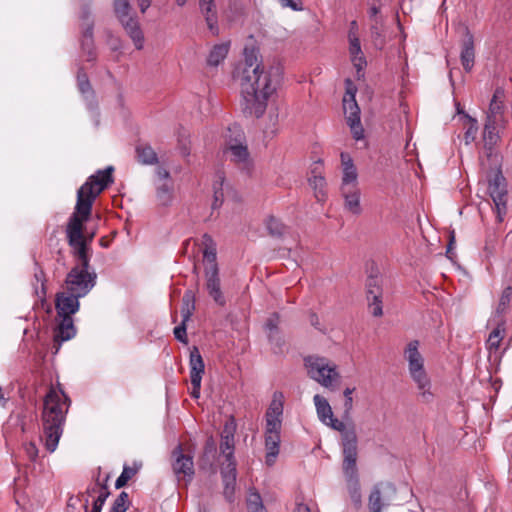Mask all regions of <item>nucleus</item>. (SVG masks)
<instances>
[{
    "label": "nucleus",
    "instance_id": "obj_1",
    "mask_svg": "<svg viewBox=\"0 0 512 512\" xmlns=\"http://www.w3.org/2000/svg\"><path fill=\"white\" fill-rule=\"evenodd\" d=\"M234 78L241 87L243 113L259 118L265 113L268 99L279 86L281 71L279 67H266L258 49L246 47L244 62L236 68Z\"/></svg>",
    "mask_w": 512,
    "mask_h": 512
},
{
    "label": "nucleus",
    "instance_id": "obj_2",
    "mask_svg": "<svg viewBox=\"0 0 512 512\" xmlns=\"http://www.w3.org/2000/svg\"><path fill=\"white\" fill-rule=\"evenodd\" d=\"M113 171V166L98 170L96 174L88 177L77 191L74 212L69 217L66 226L67 242L73 257L77 260L75 266L90 267L91 247L84 238V224L91 217L96 198L113 182Z\"/></svg>",
    "mask_w": 512,
    "mask_h": 512
},
{
    "label": "nucleus",
    "instance_id": "obj_3",
    "mask_svg": "<svg viewBox=\"0 0 512 512\" xmlns=\"http://www.w3.org/2000/svg\"><path fill=\"white\" fill-rule=\"evenodd\" d=\"M69 405L70 399L62 390L50 388L44 398L41 415L42 440L49 452H54L58 446Z\"/></svg>",
    "mask_w": 512,
    "mask_h": 512
},
{
    "label": "nucleus",
    "instance_id": "obj_4",
    "mask_svg": "<svg viewBox=\"0 0 512 512\" xmlns=\"http://www.w3.org/2000/svg\"><path fill=\"white\" fill-rule=\"evenodd\" d=\"M418 340L410 341L404 349V358L408 362L410 377L415 382L419 395L425 402L433 398L431 392V381L424 367V357L419 351Z\"/></svg>",
    "mask_w": 512,
    "mask_h": 512
},
{
    "label": "nucleus",
    "instance_id": "obj_5",
    "mask_svg": "<svg viewBox=\"0 0 512 512\" xmlns=\"http://www.w3.org/2000/svg\"><path fill=\"white\" fill-rule=\"evenodd\" d=\"M309 377L322 386L335 389L334 383L340 378L336 365L319 356H308L304 359Z\"/></svg>",
    "mask_w": 512,
    "mask_h": 512
},
{
    "label": "nucleus",
    "instance_id": "obj_6",
    "mask_svg": "<svg viewBox=\"0 0 512 512\" xmlns=\"http://www.w3.org/2000/svg\"><path fill=\"white\" fill-rule=\"evenodd\" d=\"M90 267L74 266L67 274L66 290L77 296H86L96 284L97 274Z\"/></svg>",
    "mask_w": 512,
    "mask_h": 512
},
{
    "label": "nucleus",
    "instance_id": "obj_7",
    "mask_svg": "<svg viewBox=\"0 0 512 512\" xmlns=\"http://www.w3.org/2000/svg\"><path fill=\"white\" fill-rule=\"evenodd\" d=\"M233 130L235 132V138H231L227 141L225 153L229 154L230 161L234 163L240 170L246 173H250L253 167V163L250 158L247 145L243 144L242 142L244 139V134L237 126H234L233 129L229 128V131Z\"/></svg>",
    "mask_w": 512,
    "mask_h": 512
},
{
    "label": "nucleus",
    "instance_id": "obj_8",
    "mask_svg": "<svg viewBox=\"0 0 512 512\" xmlns=\"http://www.w3.org/2000/svg\"><path fill=\"white\" fill-rule=\"evenodd\" d=\"M325 425L340 432L343 459L358 457V437L353 423L346 425L333 416Z\"/></svg>",
    "mask_w": 512,
    "mask_h": 512
},
{
    "label": "nucleus",
    "instance_id": "obj_9",
    "mask_svg": "<svg viewBox=\"0 0 512 512\" xmlns=\"http://www.w3.org/2000/svg\"><path fill=\"white\" fill-rule=\"evenodd\" d=\"M488 193L495 205L497 222L501 223L507 213V189L506 180L501 171H497L488 180Z\"/></svg>",
    "mask_w": 512,
    "mask_h": 512
},
{
    "label": "nucleus",
    "instance_id": "obj_10",
    "mask_svg": "<svg viewBox=\"0 0 512 512\" xmlns=\"http://www.w3.org/2000/svg\"><path fill=\"white\" fill-rule=\"evenodd\" d=\"M171 467L178 481L190 483L195 475L193 456L185 454L181 444L171 452Z\"/></svg>",
    "mask_w": 512,
    "mask_h": 512
},
{
    "label": "nucleus",
    "instance_id": "obj_11",
    "mask_svg": "<svg viewBox=\"0 0 512 512\" xmlns=\"http://www.w3.org/2000/svg\"><path fill=\"white\" fill-rule=\"evenodd\" d=\"M396 497V487L391 482H379L370 492L368 508L370 512H381L383 508L391 505Z\"/></svg>",
    "mask_w": 512,
    "mask_h": 512
},
{
    "label": "nucleus",
    "instance_id": "obj_12",
    "mask_svg": "<svg viewBox=\"0 0 512 512\" xmlns=\"http://www.w3.org/2000/svg\"><path fill=\"white\" fill-rule=\"evenodd\" d=\"M382 297V278L378 273L373 274L371 272L366 280V298L370 312L374 317L383 315Z\"/></svg>",
    "mask_w": 512,
    "mask_h": 512
},
{
    "label": "nucleus",
    "instance_id": "obj_13",
    "mask_svg": "<svg viewBox=\"0 0 512 512\" xmlns=\"http://www.w3.org/2000/svg\"><path fill=\"white\" fill-rule=\"evenodd\" d=\"M342 471L350 498L355 507H359L361 505V489L357 468V457L343 459Z\"/></svg>",
    "mask_w": 512,
    "mask_h": 512
},
{
    "label": "nucleus",
    "instance_id": "obj_14",
    "mask_svg": "<svg viewBox=\"0 0 512 512\" xmlns=\"http://www.w3.org/2000/svg\"><path fill=\"white\" fill-rule=\"evenodd\" d=\"M343 108L353 137L356 140L362 139L364 137V129L361 125L360 108L356 102L354 92H347V96L343 99Z\"/></svg>",
    "mask_w": 512,
    "mask_h": 512
},
{
    "label": "nucleus",
    "instance_id": "obj_15",
    "mask_svg": "<svg viewBox=\"0 0 512 512\" xmlns=\"http://www.w3.org/2000/svg\"><path fill=\"white\" fill-rule=\"evenodd\" d=\"M82 23V39L81 48L83 53L86 55V61L93 62L97 58L95 51L94 40H93V27L94 23L91 19L90 11L83 9L81 14Z\"/></svg>",
    "mask_w": 512,
    "mask_h": 512
},
{
    "label": "nucleus",
    "instance_id": "obj_16",
    "mask_svg": "<svg viewBox=\"0 0 512 512\" xmlns=\"http://www.w3.org/2000/svg\"><path fill=\"white\" fill-rule=\"evenodd\" d=\"M190 379L192 384L191 397L198 399L200 397L201 380L204 374L205 365L198 347L193 346L190 350Z\"/></svg>",
    "mask_w": 512,
    "mask_h": 512
},
{
    "label": "nucleus",
    "instance_id": "obj_17",
    "mask_svg": "<svg viewBox=\"0 0 512 512\" xmlns=\"http://www.w3.org/2000/svg\"><path fill=\"white\" fill-rule=\"evenodd\" d=\"M59 323L54 330L52 353L57 354L63 342L75 337L77 329L74 320L70 316H57Z\"/></svg>",
    "mask_w": 512,
    "mask_h": 512
},
{
    "label": "nucleus",
    "instance_id": "obj_18",
    "mask_svg": "<svg viewBox=\"0 0 512 512\" xmlns=\"http://www.w3.org/2000/svg\"><path fill=\"white\" fill-rule=\"evenodd\" d=\"M79 298L75 293L70 291H62L56 294L55 308L57 316H70L72 317L80 307Z\"/></svg>",
    "mask_w": 512,
    "mask_h": 512
},
{
    "label": "nucleus",
    "instance_id": "obj_19",
    "mask_svg": "<svg viewBox=\"0 0 512 512\" xmlns=\"http://www.w3.org/2000/svg\"><path fill=\"white\" fill-rule=\"evenodd\" d=\"M236 462L223 464L221 468V476L224 485V497L227 501L232 502L236 485Z\"/></svg>",
    "mask_w": 512,
    "mask_h": 512
},
{
    "label": "nucleus",
    "instance_id": "obj_20",
    "mask_svg": "<svg viewBox=\"0 0 512 512\" xmlns=\"http://www.w3.org/2000/svg\"><path fill=\"white\" fill-rule=\"evenodd\" d=\"M234 432L233 422L226 424L221 434L220 451L226 458V463L236 462L234 458Z\"/></svg>",
    "mask_w": 512,
    "mask_h": 512
},
{
    "label": "nucleus",
    "instance_id": "obj_21",
    "mask_svg": "<svg viewBox=\"0 0 512 512\" xmlns=\"http://www.w3.org/2000/svg\"><path fill=\"white\" fill-rule=\"evenodd\" d=\"M120 23L122 24L126 33L129 35V37L133 41L135 48L137 50L143 49L144 34L142 32V29L140 27L138 20L135 17L130 16V17L120 20Z\"/></svg>",
    "mask_w": 512,
    "mask_h": 512
},
{
    "label": "nucleus",
    "instance_id": "obj_22",
    "mask_svg": "<svg viewBox=\"0 0 512 512\" xmlns=\"http://www.w3.org/2000/svg\"><path fill=\"white\" fill-rule=\"evenodd\" d=\"M199 5L208 29L214 36H217L219 34V26L214 0H199Z\"/></svg>",
    "mask_w": 512,
    "mask_h": 512
},
{
    "label": "nucleus",
    "instance_id": "obj_23",
    "mask_svg": "<svg viewBox=\"0 0 512 512\" xmlns=\"http://www.w3.org/2000/svg\"><path fill=\"white\" fill-rule=\"evenodd\" d=\"M460 59L464 70L471 71L474 66L475 48L473 35L468 30L462 41Z\"/></svg>",
    "mask_w": 512,
    "mask_h": 512
},
{
    "label": "nucleus",
    "instance_id": "obj_24",
    "mask_svg": "<svg viewBox=\"0 0 512 512\" xmlns=\"http://www.w3.org/2000/svg\"><path fill=\"white\" fill-rule=\"evenodd\" d=\"M206 275V288L209 295L213 300L220 306L225 305V297L221 291L219 271H215V267L212 271H205Z\"/></svg>",
    "mask_w": 512,
    "mask_h": 512
},
{
    "label": "nucleus",
    "instance_id": "obj_25",
    "mask_svg": "<svg viewBox=\"0 0 512 512\" xmlns=\"http://www.w3.org/2000/svg\"><path fill=\"white\" fill-rule=\"evenodd\" d=\"M360 189L358 186L341 187V195L344 198V207L352 214L358 215L361 213L360 205Z\"/></svg>",
    "mask_w": 512,
    "mask_h": 512
},
{
    "label": "nucleus",
    "instance_id": "obj_26",
    "mask_svg": "<svg viewBox=\"0 0 512 512\" xmlns=\"http://www.w3.org/2000/svg\"><path fill=\"white\" fill-rule=\"evenodd\" d=\"M504 91L500 88H497L493 94V97L489 104V109L487 112V120H491L492 122L503 123V112H504V103H503Z\"/></svg>",
    "mask_w": 512,
    "mask_h": 512
},
{
    "label": "nucleus",
    "instance_id": "obj_27",
    "mask_svg": "<svg viewBox=\"0 0 512 512\" xmlns=\"http://www.w3.org/2000/svg\"><path fill=\"white\" fill-rule=\"evenodd\" d=\"M341 160L343 165V177L341 187L358 186V174L352 159L345 153H341Z\"/></svg>",
    "mask_w": 512,
    "mask_h": 512
},
{
    "label": "nucleus",
    "instance_id": "obj_28",
    "mask_svg": "<svg viewBox=\"0 0 512 512\" xmlns=\"http://www.w3.org/2000/svg\"><path fill=\"white\" fill-rule=\"evenodd\" d=\"M203 245L205 249L203 251L204 260L207 262V266L205 271H212L215 267V271H219L218 265L216 262L217 253H216V244L214 243L212 237L209 234H204L202 237Z\"/></svg>",
    "mask_w": 512,
    "mask_h": 512
},
{
    "label": "nucleus",
    "instance_id": "obj_29",
    "mask_svg": "<svg viewBox=\"0 0 512 512\" xmlns=\"http://www.w3.org/2000/svg\"><path fill=\"white\" fill-rule=\"evenodd\" d=\"M280 434H265L266 464L272 466L279 454Z\"/></svg>",
    "mask_w": 512,
    "mask_h": 512
},
{
    "label": "nucleus",
    "instance_id": "obj_30",
    "mask_svg": "<svg viewBox=\"0 0 512 512\" xmlns=\"http://www.w3.org/2000/svg\"><path fill=\"white\" fill-rule=\"evenodd\" d=\"M136 157L138 162L144 165H153L158 163V157L154 149L148 144H139L136 146Z\"/></svg>",
    "mask_w": 512,
    "mask_h": 512
},
{
    "label": "nucleus",
    "instance_id": "obj_31",
    "mask_svg": "<svg viewBox=\"0 0 512 512\" xmlns=\"http://www.w3.org/2000/svg\"><path fill=\"white\" fill-rule=\"evenodd\" d=\"M229 51V44L227 43H221L213 46L211 49L208 58H207V64L209 66H218L221 62L224 61V59L227 57Z\"/></svg>",
    "mask_w": 512,
    "mask_h": 512
},
{
    "label": "nucleus",
    "instance_id": "obj_32",
    "mask_svg": "<svg viewBox=\"0 0 512 512\" xmlns=\"http://www.w3.org/2000/svg\"><path fill=\"white\" fill-rule=\"evenodd\" d=\"M313 400L320 421L324 424L327 423V421L334 416L330 404L323 396L319 394H316Z\"/></svg>",
    "mask_w": 512,
    "mask_h": 512
},
{
    "label": "nucleus",
    "instance_id": "obj_33",
    "mask_svg": "<svg viewBox=\"0 0 512 512\" xmlns=\"http://www.w3.org/2000/svg\"><path fill=\"white\" fill-rule=\"evenodd\" d=\"M195 310V296L191 290L184 293L182 298L181 315L182 321L188 322Z\"/></svg>",
    "mask_w": 512,
    "mask_h": 512
},
{
    "label": "nucleus",
    "instance_id": "obj_34",
    "mask_svg": "<svg viewBox=\"0 0 512 512\" xmlns=\"http://www.w3.org/2000/svg\"><path fill=\"white\" fill-rule=\"evenodd\" d=\"M140 468H141V463L134 462L133 466H128L127 464H125L123 466L122 473L116 479L115 488L120 489V488L124 487L127 484V482L138 473Z\"/></svg>",
    "mask_w": 512,
    "mask_h": 512
},
{
    "label": "nucleus",
    "instance_id": "obj_35",
    "mask_svg": "<svg viewBox=\"0 0 512 512\" xmlns=\"http://www.w3.org/2000/svg\"><path fill=\"white\" fill-rule=\"evenodd\" d=\"M156 196L160 205H169L173 198L172 182H162L161 184H159L157 186Z\"/></svg>",
    "mask_w": 512,
    "mask_h": 512
},
{
    "label": "nucleus",
    "instance_id": "obj_36",
    "mask_svg": "<svg viewBox=\"0 0 512 512\" xmlns=\"http://www.w3.org/2000/svg\"><path fill=\"white\" fill-rule=\"evenodd\" d=\"M505 335V323L502 321L496 328H494L489 334L487 340V348L491 350H498L500 343Z\"/></svg>",
    "mask_w": 512,
    "mask_h": 512
},
{
    "label": "nucleus",
    "instance_id": "obj_37",
    "mask_svg": "<svg viewBox=\"0 0 512 512\" xmlns=\"http://www.w3.org/2000/svg\"><path fill=\"white\" fill-rule=\"evenodd\" d=\"M309 185L314 190V195H315L317 201H319V202L324 201L326 198L325 178L321 175H314L313 177L309 178Z\"/></svg>",
    "mask_w": 512,
    "mask_h": 512
},
{
    "label": "nucleus",
    "instance_id": "obj_38",
    "mask_svg": "<svg viewBox=\"0 0 512 512\" xmlns=\"http://www.w3.org/2000/svg\"><path fill=\"white\" fill-rule=\"evenodd\" d=\"M283 414V394L281 392H275L273 399L266 411L265 416L282 418Z\"/></svg>",
    "mask_w": 512,
    "mask_h": 512
},
{
    "label": "nucleus",
    "instance_id": "obj_39",
    "mask_svg": "<svg viewBox=\"0 0 512 512\" xmlns=\"http://www.w3.org/2000/svg\"><path fill=\"white\" fill-rule=\"evenodd\" d=\"M224 180H225V178H224L223 174L218 173L217 179L215 180V182L213 184V190H214L213 203H212L213 209L219 208L224 201V193H223Z\"/></svg>",
    "mask_w": 512,
    "mask_h": 512
},
{
    "label": "nucleus",
    "instance_id": "obj_40",
    "mask_svg": "<svg viewBox=\"0 0 512 512\" xmlns=\"http://www.w3.org/2000/svg\"><path fill=\"white\" fill-rule=\"evenodd\" d=\"M269 234L273 237L280 238L287 232V227L277 218L271 216L266 223Z\"/></svg>",
    "mask_w": 512,
    "mask_h": 512
},
{
    "label": "nucleus",
    "instance_id": "obj_41",
    "mask_svg": "<svg viewBox=\"0 0 512 512\" xmlns=\"http://www.w3.org/2000/svg\"><path fill=\"white\" fill-rule=\"evenodd\" d=\"M114 11L119 21L130 17V0H114Z\"/></svg>",
    "mask_w": 512,
    "mask_h": 512
},
{
    "label": "nucleus",
    "instance_id": "obj_42",
    "mask_svg": "<svg viewBox=\"0 0 512 512\" xmlns=\"http://www.w3.org/2000/svg\"><path fill=\"white\" fill-rule=\"evenodd\" d=\"M266 334H267L268 341H269L270 345L272 346L273 352L276 354L281 353L283 350V346L285 344V340L282 336L281 331L270 332V333H266Z\"/></svg>",
    "mask_w": 512,
    "mask_h": 512
},
{
    "label": "nucleus",
    "instance_id": "obj_43",
    "mask_svg": "<svg viewBox=\"0 0 512 512\" xmlns=\"http://www.w3.org/2000/svg\"><path fill=\"white\" fill-rule=\"evenodd\" d=\"M265 434H280L282 428V418L265 416Z\"/></svg>",
    "mask_w": 512,
    "mask_h": 512
},
{
    "label": "nucleus",
    "instance_id": "obj_44",
    "mask_svg": "<svg viewBox=\"0 0 512 512\" xmlns=\"http://www.w3.org/2000/svg\"><path fill=\"white\" fill-rule=\"evenodd\" d=\"M248 512L251 511H266L261 496L258 492H251L247 499Z\"/></svg>",
    "mask_w": 512,
    "mask_h": 512
},
{
    "label": "nucleus",
    "instance_id": "obj_45",
    "mask_svg": "<svg viewBox=\"0 0 512 512\" xmlns=\"http://www.w3.org/2000/svg\"><path fill=\"white\" fill-rule=\"evenodd\" d=\"M129 504V495L125 491L121 492L115 499L110 512H126Z\"/></svg>",
    "mask_w": 512,
    "mask_h": 512
},
{
    "label": "nucleus",
    "instance_id": "obj_46",
    "mask_svg": "<svg viewBox=\"0 0 512 512\" xmlns=\"http://www.w3.org/2000/svg\"><path fill=\"white\" fill-rule=\"evenodd\" d=\"M77 85L82 94H87L92 91L90 81L83 68H79L77 72Z\"/></svg>",
    "mask_w": 512,
    "mask_h": 512
},
{
    "label": "nucleus",
    "instance_id": "obj_47",
    "mask_svg": "<svg viewBox=\"0 0 512 512\" xmlns=\"http://www.w3.org/2000/svg\"><path fill=\"white\" fill-rule=\"evenodd\" d=\"M349 52L352 57L363 55L360 45V40L356 32L349 31Z\"/></svg>",
    "mask_w": 512,
    "mask_h": 512
},
{
    "label": "nucleus",
    "instance_id": "obj_48",
    "mask_svg": "<svg viewBox=\"0 0 512 512\" xmlns=\"http://www.w3.org/2000/svg\"><path fill=\"white\" fill-rule=\"evenodd\" d=\"M280 315L278 313H272L266 320L264 324V329L266 333L270 332H277L280 331L279 324H280Z\"/></svg>",
    "mask_w": 512,
    "mask_h": 512
},
{
    "label": "nucleus",
    "instance_id": "obj_49",
    "mask_svg": "<svg viewBox=\"0 0 512 512\" xmlns=\"http://www.w3.org/2000/svg\"><path fill=\"white\" fill-rule=\"evenodd\" d=\"M110 492L108 490L107 484L104 483L102 485V490L100 491V494L96 498V500L93 502L92 510H95V512H101L102 507L106 501V499L109 497Z\"/></svg>",
    "mask_w": 512,
    "mask_h": 512
},
{
    "label": "nucleus",
    "instance_id": "obj_50",
    "mask_svg": "<svg viewBox=\"0 0 512 512\" xmlns=\"http://www.w3.org/2000/svg\"><path fill=\"white\" fill-rule=\"evenodd\" d=\"M511 296H512V288L506 287L503 290L501 297L499 299L498 307L496 310L497 313H503L506 310V308L508 307V305L510 303Z\"/></svg>",
    "mask_w": 512,
    "mask_h": 512
},
{
    "label": "nucleus",
    "instance_id": "obj_51",
    "mask_svg": "<svg viewBox=\"0 0 512 512\" xmlns=\"http://www.w3.org/2000/svg\"><path fill=\"white\" fill-rule=\"evenodd\" d=\"M499 125L501 124L494 121L492 122L491 120H486L484 126V138L489 140L491 143L494 142L496 137V129Z\"/></svg>",
    "mask_w": 512,
    "mask_h": 512
},
{
    "label": "nucleus",
    "instance_id": "obj_52",
    "mask_svg": "<svg viewBox=\"0 0 512 512\" xmlns=\"http://www.w3.org/2000/svg\"><path fill=\"white\" fill-rule=\"evenodd\" d=\"M466 117L471 122L469 128L465 132V141H466V144H469L476 138L478 127H477V121L475 119L471 118L469 115H466Z\"/></svg>",
    "mask_w": 512,
    "mask_h": 512
},
{
    "label": "nucleus",
    "instance_id": "obj_53",
    "mask_svg": "<svg viewBox=\"0 0 512 512\" xmlns=\"http://www.w3.org/2000/svg\"><path fill=\"white\" fill-rule=\"evenodd\" d=\"M186 324L187 322L181 321L180 325L175 327L173 331L175 338L184 344L188 343Z\"/></svg>",
    "mask_w": 512,
    "mask_h": 512
},
{
    "label": "nucleus",
    "instance_id": "obj_54",
    "mask_svg": "<svg viewBox=\"0 0 512 512\" xmlns=\"http://www.w3.org/2000/svg\"><path fill=\"white\" fill-rule=\"evenodd\" d=\"M355 388H346L343 392L344 394V397H345V403H344V408H345V411H344V417H348L349 414H350V411L352 410V407H353V398H352V393L354 392Z\"/></svg>",
    "mask_w": 512,
    "mask_h": 512
},
{
    "label": "nucleus",
    "instance_id": "obj_55",
    "mask_svg": "<svg viewBox=\"0 0 512 512\" xmlns=\"http://www.w3.org/2000/svg\"><path fill=\"white\" fill-rule=\"evenodd\" d=\"M282 7H288L293 11H302L303 3L301 0H278Z\"/></svg>",
    "mask_w": 512,
    "mask_h": 512
},
{
    "label": "nucleus",
    "instance_id": "obj_56",
    "mask_svg": "<svg viewBox=\"0 0 512 512\" xmlns=\"http://www.w3.org/2000/svg\"><path fill=\"white\" fill-rule=\"evenodd\" d=\"M24 450L27 455V457L31 461H35L38 457V448L34 442H29L24 445Z\"/></svg>",
    "mask_w": 512,
    "mask_h": 512
},
{
    "label": "nucleus",
    "instance_id": "obj_57",
    "mask_svg": "<svg viewBox=\"0 0 512 512\" xmlns=\"http://www.w3.org/2000/svg\"><path fill=\"white\" fill-rule=\"evenodd\" d=\"M353 65L357 69L358 77L360 78V72L362 69L366 66V60L364 55L361 56H355L351 58Z\"/></svg>",
    "mask_w": 512,
    "mask_h": 512
},
{
    "label": "nucleus",
    "instance_id": "obj_58",
    "mask_svg": "<svg viewBox=\"0 0 512 512\" xmlns=\"http://www.w3.org/2000/svg\"><path fill=\"white\" fill-rule=\"evenodd\" d=\"M34 276H35L36 281L41 284V291H42L43 296H45V294H46V287H45V274H44V271L42 269H39L38 271L35 272Z\"/></svg>",
    "mask_w": 512,
    "mask_h": 512
},
{
    "label": "nucleus",
    "instance_id": "obj_59",
    "mask_svg": "<svg viewBox=\"0 0 512 512\" xmlns=\"http://www.w3.org/2000/svg\"><path fill=\"white\" fill-rule=\"evenodd\" d=\"M156 174H157L159 180H161L163 182H171L170 181V173L166 169L159 167L156 170Z\"/></svg>",
    "mask_w": 512,
    "mask_h": 512
},
{
    "label": "nucleus",
    "instance_id": "obj_60",
    "mask_svg": "<svg viewBox=\"0 0 512 512\" xmlns=\"http://www.w3.org/2000/svg\"><path fill=\"white\" fill-rule=\"evenodd\" d=\"M372 1H373V3L370 5L368 14L371 19H374L380 12V6L376 5V2H379L380 0H372Z\"/></svg>",
    "mask_w": 512,
    "mask_h": 512
},
{
    "label": "nucleus",
    "instance_id": "obj_61",
    "mask_svg": "<svg viewBox=\"0 0 512 512\" xmlns=\"http://www.w3.org/2000/svg\"><path fill=\"white\" fill-rule=\"evenodd\" d=\"M493 250H494V240L493 239L487 240L485 248H484L486 256L489 257L490 255H492L493 254Z\"/></svg>",
    "mask_w": 512,
    "mask_h": 512
},
{
    "label": "nucleus",
    "instance_id": "obj_62",
    "mask_svg": "<svg viewBox=\"0 0 512 512\" xmlns=\"http://www.w3.org/2000/svg\"><path fill=\"white\" fill-rule=\"evenodd\" d=\"M138 2V6H139V9L142 13H145L146 10L150 7L151 5V0H137Z\"/></svg>",
    "mask_w": 512,
    "mask_h": 512
},
{
    "label": "nucleus",
    "instance_id": "obj_63",
    "mask_svg": "<svg viewBox=\"0 0 512 512\" xmlns=\"http://www.w3.org/2000/svg\"><path fill=\"white\" fill-rule=\"evenodd\" d=\"M77 497L80 498L79 502H83V509L85 512H88L89 510V497L85 496L84 493L79 494Z\"/></svg>",
    "mask_w": 512,
    "mask_h": 512
},
{
    "label": "nucleus",
    "instance_id": "obj_64",
    "mask_svg": "<svg viewBox=\"0 0 512 512\" xmlns=\"http://www.w3.org/2000/svg\"><path fill=\"white\" fill-rule=\"evenodd\" d=\"M294 512H310V508L308 505L303 503H297Z\"/></svg>",
    "mask_w": 512,
    "mask_h": 512
}]
</instances>
